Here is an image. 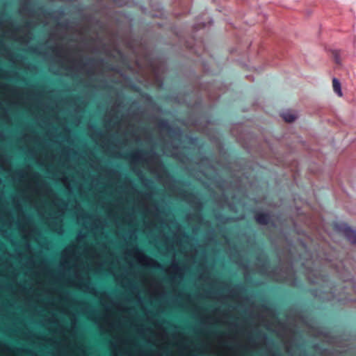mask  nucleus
I'll use <instances>...</instances> for the list:
<instances>
[{
  "instance_id": "1",
  "label": "nucleus",
  "mask_w": 356,
  "mask_h": 356,
  "mask_svg": "<svg viewBox=\"0 0 356 356\" xmlns=\"http://www.w3.org/2000/svg\"><path fill=\"white\" fill-rule=\"evenodd\" d=\"M31 178L36 180L35 186L29 182L26 188L33 193L43 196H51L52 203L58 209V215L51 216L49 219V226L51 230L58 235H63L65 232L63 228V216L67 210L68 202L64 199L60 197L56 193L53 192L49 184L44 180L41 179V175L38 172H34L31 175Z\"/></svg>"
},
{
  "instance_id": "2",
  "label": "nucleus",
  "mask_w": 356,
  "mask_h": 356,
  "mask_svg": "<svg viewBox=\"0 0 356 356\" xmlns=\"http://www.w3.org/2000/svg\"><path fill=\"white\" fill-rule=\"evenodd\" d=\"M68 260H72L75 263L72 266V268L75 270L73 277L68 280L70 286H73L84 293L92 294L95 296H99L102 300L108 298L109 296L106 291L99 292L96 286L91 282L89 276L84 277L77 270V261L79 260V255L75 245H69L66 246L61 252L60 266L65 267L69 265Z\"/></svg>"
},
{
  "instance_id": "3",
  "label": "nucleus",
  "mask_w": 356,
  "mask_h": 356,
  "mask_svg": "<svg viewBox=\"0 0 356 356\" xmlns=\"http://www.w3.org/2000/svg\"><path fill=\"white\" fill-rule=\"evenodd\" d=\"M126 254L134 258L143 266L164 270L165 273L172 275V280L175 278L182 280L184 277L185 268L178 264L175 257L172 259L171 266L165 268L163 265L158 262L156 259L145 254L143 251L138 248V245H135L132 248L128 250Z\"/></svg>"
},
{
  "instance_id": "4",
  "label": "nucleus",
  "mask_w": 356,
  "mask_h": 356,
  "mask_svg": "<svg viewBox=\"0 0 356 356\" xmlns=\"http://www.w3.org/2000/svg\"><path fill=\"white\" fill-rule=\"evenodd\" d=\"M128 159L133 163L144 161L147 164H154L156 163L158 156L155 151L136 150L128 155Z\"/></svg>"
},
{
  "instance_id": "5",
  "label": "nucleus",
  "mask_w": 356,
  "mask_h": 356,
  "mask_svg": "<svg viewBox=\"0 0 356 356\" xmlns=\"http://www.w3.org/2000/svg\"><path fill=\"white\" fill-rule=\"evenodd\" d=\"M34 24L32 22H27L22 28H17V31L22 32V35H18V33L14 32L11 34V38L22 44H28L33 39V34L31 30Z\"/></svg>"
},
{
  "instance_id": "6",
  "label": "nucleus",
  "mask_w": 356,
  "mask_h": 356,
  "mask_svg": "<svg viewBox=\"0 0 356 356\" xmlns=\"http://www.w3.org/2000/svg\"><path fill=\"white\" fill-rule=\"evenodd\" d=\"M93 313H95V310H92V313L88 315V318L98 325L100 330L108 332L115 327V322L111 321V315L109 314L106 313L99 317L93 316Z\"/></svg>"
},
{
  "instance_id": "7",
  "label": "nucleus",
  "mask_w": 356,
  "mask_h": 356,
  "mask_svg": "<svg viewBox=\"0 0 356 356\" xmlns=\"http://www.w3.org/2000/svg\"><path fill=\"white\" fill-rule=\"evenodd\" d=\"M52 51L56 54V56L62 60V62L69 60L70 63L73 65L74 67H75L77 71H81V70L82 69L80 63H76L74 62L73 58H68L69 54L64 47L56 45L55 47H54Z\"/></svg>"
},
{
  "instance_id": "8",
  "label": "nucleus",
  "mask_w": 356,
  "mask_h": 356,
  "mask_svg": "<svg viewBox=\"0 0 356 356\" xmlns=\"http://www.w3.org/2000/svg\"><path fill=\"white\" fill-rule=\"evenodd\" d=\"M13 202L15 208L16 209H17L20 213L19 218H18V224H19V227L22 230L24 227L28 225L31 222V218L29 215L26 214L24 212L21 203L18 200H16L15 197H14L13 198Z\"/></svg>"
},
{
  "instance_id": "9",
  "label": "nucleus",
  "mask_w": 356,
  "mask_h": 356,
  "mask_svg": "<svg viewBox=\"0 0 356 356\" xmlns=\"http://www.w3.org/2000/svg\"><path fill=\"white\" fill-rule=\"evenodd\" d=\"M339 229L343 232L346 238L353 244H356V231L347 225H341Z\"/></svg>"
},
{
  "instance_id": "10",
  "label": "nucleus",
  "mask_w": 356,
  "mask_h": 356,
  "mask_svg": "<svg viewBox=\"0 0 356 356\" xmlns=\"http://www.w3.org/2000/svg\"><path fill=\"white\" fill-rule=\"evenodd\" d=\"M160 127L161 128H165L168 130V131L170 134L174 133L176 138H177L179 140L182 136V131L181 129H177L176 130H174L172 127H171L167 120H162L160 122Z\"/></svg>"
},
{
  "instance_id": "11",
  "label": "nucleus",
  "mask_w": 356,
  "mask_h": 356,
  "mask_svg": "<svg viewBox=\"0 0 356 356\" xmlns=\"http://www.w3.org/2000/svg\"><path fill=\"white\" fill-rule=\"evenodd\" d=\"M106 226L105 222L102 220L98 216L94 217V220L91 225L92 230H97L99 228H104Z\"/></svg>"
},
{
  "instance_id": "12",
  "label": "nucleus",
  "mask_w": 356,
  "mask_h": 356,
  "mask_svg": "<svg viewBox=\"0 0 356 356\" xmlns=\"http://www.w3.org/2000/svg\"><path fill=\"white\" fill-rule=\"evenodd\" d=\"M281 116L286 122H292L295 121L297 118L296 115L290 111H286L282 112Z\"/></svg>"
},
{
  "instance_id": "13",
  "label": "nucleus",
  "mask_w": 356,
  "mask_h": 356,
  "mask_svg": "<svg viewBox=\"0 0 356 356\" xmlns=\"http://www.w3.org/2000/svg\"><path fill=\"white\" fill-rule=\"evenodd\" d=\"M138 176L141 181L142 184L147 188H151L153 185V181L151 179L145 177L143 173L139 171Z\"/></svg>"
},
{
  "instance_id": "14",
  "label": "nucleus",
  "mask_w": 356,
  "mask_h": 356,
  "mask_svg": "<svg viewBox=\"0 0 356 356\" xmlns=\"http://www.w3.org/2000/svg\"><path fill=\"white\" fill-rule=\"evenodd\" d=\"M105 122L107 126L112 127L113 128H118L120 124V120L118 117L113 118H106Z\"/></svg>"
},
{
  "instance_id": "15",
  "label": "nucleus",
  "mask_w": 356,
  "mask_h": 356,
  "mask_svg": "<svg viewBox=\"0 0 356 356\" xmlns=\"http://www.w3.org/2000/svg\"><path fill=\"white\" fill-rule=\"evenodd\" d=\"M256 220L261 225H266L269 221V216L267 213H261L256 215Z\"/></svg>"
},
{
  "instance_id": "16",
  "label": "nucleus",
  "mask_w": 356,
  "mask_h": 356,
  "mask_svg": "<svg viewBox=\"0 0 356 356\" xmlns=\"http://www.w3.org/2000/svg\"><path fill=\"white\" fill-rule=\"evenodd\" d=\"M28 176V172L25 170H18L14 174V179L15 181H22L23 179Z\"/></svg>"
},
{
  "instance_id": "17",
  "label": "nucleus",
  "mask_w": 356,
  "mask_h": 356,
  "mask_svg": "<svg viewBox=\"0 0 356 356\" xmlns=\"http://www.w3.org/2000/svg\"><path fill=\"white\" fill-rule=\"evenodd\" d=\"M333 90L339 96L343 95L341 88V83L339 79L334 78L332 80Z\"/></svg>"
},
{
  "instance_id": "18",
  "label": "nucleus",
  "mask_w": 356,
  "mask_h": 356,
  "mask_svg": "<svg viewBox=\"0 0 356 356\" xmlns=\"http://www.w3.org/2000/svg\"><path fill=\"white\" fill-rule=\"evenodd\" d=\"M201 321L202 323L207 324H216L219 323V319L218 318H213L211 316H204L202 318Z\"/></svg>"
},
{
  "instance_id": "19",
  "label": "nucleus",
  "mask_w": 356,
  "mask_h": 356,
  "mask_svg": "<svg viewBox=\"0 0 356 356\" xmlns=\"http://www.w3.org/2000/svg\"><path fill=\"white\" fill-rule=\"evenodd\" d=\"M84 252L90 255L93 259L99 257V254L97 250L93 247H89L86 245L84 248Z\"/></svg>"
},
{
  "instance_id": "20",
  "label": "nucleus",
  "mask_w": 356,
  "mask_h": 356,
  "mask_svg": "<svg viewBox=\"0 0 356 356\" xmlns=\"http://www.w3.org/2000/svg\"><path fill=\"white\" fill-rule=\"evenodd\" d=\"M47 321L49 322V323H54V324H57L58 325V330L57 332L60 334H64L65 333V327L58 323V319L54 317V316H52L51 318H49L47 319Z\"/></svg>"
},
{
  "instance_id": "21",
  "label": "nucleus",
  "mask_w": 356,
  "mask_h": 356,
  "mask_svg": "<svg viewBox=\"0 0 356 356\" xmlns=\"http://www.w3.org/2000/svg\"><path fill=\"white\" fill-rule=\"evenodd\" d=\"M0 88L9 91L10 93L15 95L18 94V90L16 87H10L6 83H0Z\"/></svg>"
},
{
  "instance_id": "22",
  "label": "nucleus",
  "mask_w": 356,
  "mask_h": 356,
  "mask_svg": "<svg viewBox=\"0 0 356 356\" xmlns=\"http://www.w3.org/2000/svg\"><path fill=\"white\" fill-rule=\"evenodd\" d=\"M93 216L88 213L86 212H81L77 216V220L78 222H81V220L83 221H88L90 220Z\"/></svg>"
},
{
  "instance_id": "23",
  "label": "nucleus",
  "mask_w": 356,
  "mask_h": 356,
  "mask_svg": "<svg viewBox=\"0 0 356 356\" xmlns=\"http://www.w3.org/2000/svg\"><path fill=\"white\" fill-rule=\"evenodd\" d=\"M74 346L80 352V354L77 356H88L86 348L83 344L74 343Z\"/></svg>"
},
{
  "instance_id": "24",
  "label": "nucleus",
  "mask_w": 356,
  "mask_h": 356,
  "mask_svg": "<svg viewBox=\"0 0 356 356\" xmlns=\"http://www.w3.org/2000/svg\"><path fill=\"white\" fill-rule=\"evenodd\" d=\"M177 298H179L181 300H186L188 302H191V296L188 293H186L184 292H179L177 294Z\"/></svg>"
},
{
  "instance_id": "25",
  "label": "nucleus",
  "mask_w": 356,
  "mask_h": 356,
  "mask_svg": "<svg viewBox=\"0 0 356 356\" xmlns=\"http://www.w3.org/2000/svg\"><path fill=\"white\" fill-rule=\"evenodd\" d=\"M127 238L136 241L138 239L137 230L136 229L129 230L127 233Z\"/></svg>"
},
{
  "instance_id": "26",
  "label": "nucleus",
  "mask_w": 356,
  "mask_h": 356,
  "mask_svg": "<svg viewBox=\"0 0 356 356\" xmlns=\"http://www.w3.org/2000/svg\"><path fill=\"white\" fill-rule=\"evenodd\" d=\"M177 146H172V150L169 151L167 148V147H163L162 149V151L164 154H166L168 156H173L175 154V151L177 150Z\"/></svg>"
},
{
  "instance_id": "27",
  "label": "nucleus",
  "mask_w": 356,
  "mask_h": 356,
  "mask_svg": "<svg viewBox=\"0 0 356 356\" xmlns=\"http://www.w3.org/2000/svg\"><path fill=\"white\" fill-rule=\"evenodd\" d=\"M118 342L122 345H129L131 343V340L129 338H122V337H117Z\"/></svg>"
},
{
  "instance_id": "28",
  "label": "nucleus",
  "mask_w": 356,
  "mask_h": 356,
  "mask_svg": "<svg viewBox=\"0 0 356 356\" xmlns=\"http://www.w3.org/2000/svg\"><path fill=\"white\" fill-rule=\"evenodd\" d=\"M112 274L115 276V281L118 283V284H121L123 280H125L126 277L124 274H121V275H115L113 272H112Z\"/></svg>"
},
{
  "instance_id": "29",
  "label": "nucleus",
  "mask_w": 356,
  "mask_h": 356,
  "mask_svg": "<svg viewBox=\"0 0 356 356\" xmlns=\"http://www.w3.org/2000/svg\"><path fill=\"white\" fill-rule=\"evenodd\" d=\"M126 221L131 224L134 222V219H135V217H134V215L133 213H129L126 216Z\"/></svg>"
},
{
  "instance_id": "30",
  "label": "nucleus",
  "mask_w": 356,
  "mask_h": 356,
  "mask_svg": "<svg viewBox=\"0 0 356 356\" xmlns=\"http://www.w3.org/2000/svg\"><path fill=\"white\" fill-rule=\"evenodd\" d=\"M143 195L145 199L151 200L154 196V193L152 191L145 192Z\"/></svg>"
},
{
  "instance_id": "31",
  "label": "nucleus",
  "mask_w": 356,
  "mask_h": 356,
  "mask_svg": "<svg viewBox=\"0 0 356 356\" xmlns=\"http://www.w3.org/2000/svg\"><path fill=\"white\" fill-rule=\"evenodd\" d=\"M86 237H87L86 234H83L81 232H78V234L76 235V241H80L81 240L84 239Z\"/></svg>"
},
{
  "instance_id": "32",
  "label": "nucleus",
  "mask_w": 356,
  "mask_h": 356,
  "mask_svg": "<svg viewBox=\"0 0 356 356\" xmlns=\"http://www.w3.org/2000/svg\"><path fill=\"white\" fill-rule=\"evenodd\" d=\"M35 260L33 257H31V259H29L27 262H26V265L29 266V267H34L35 266Z\"/></svg>"
},
{
  "instance_id": "33",
  "label": "nucleus",
  "mask_w": 356,
  "mask_h": 356,
  "mask_svg": "<svg viewBox=\"0 0 356 356\" xmlns=\"http://www.w3.org/2000/svg\"><path fill=\"white\" fill-rule=\"evenodd\" d=\"M73 152H74V150L70 147H65L63 151V152L67 154V156L70 155L71 153H72Z\"/></svg>"
},
{
  "instance_id": "34",
  "label": "nucleus",
  "mask_w": 356,
  "mask_h": 356,
  "mask_svg": "<svg viewBox=\"0 0 356 356\" xmlns=\"http://www.w3.org/2000/svg\"><path fill=\"white\" fill-rule=\"evenodd\" d=\"M334 56L335 62H336L337 64H341L340 56H339V53H338V52H335V53L334 54Z\"/></svg>"
},
{
  "instance_id": "35",
  "label": "nucleus",
  "mask_w": 356,
  "mask_h": 356,
  "mask_svg": "<svg viewBox=\"0 0 356 356\" xmlns=\"http://www.w3.org/2000/svg\"><path fill=\"white\" fill-rule=\"evenodd\" d=\"M154 211H155V216H158L159 214L160 213V209H159V207L158 204H154Z\"/></svg>"
},
{
  "instance_id": "36",
  "label": "nucleus",
  "mask_w": 356,
  "mask_h": 356,
  "mask_svg": "<svg viewBox=\"0 0 356 356\" xmlns=\"http://www.w3.org/2000/svg\"><path fill=\"white\" fill-rule=\"evenodd\" d=\"M65 186V187L70 191L71 192L72 191V185L70 183V181H68L67 183L63 184Z\"/></svg>"
},
{
  "instance_id": "37",
  "label": "nucleus",
  "mask_w": 356,
  "mask_h": 356,
  "mask_svg": "<svg viewBox=\"0 0 356 356\" xmlns=\"http://www.w3.org/2000/svg\"><path fill=\"white\" fill-rule=\"evenodd\" d=\"M143 207L144 209L145 213H149V208L148 205L146 203L143 204Z\"/></svg>"
},
{
  "instance_id": "38",
  "label": "nucleus",
  "mask_w": 356,
  "mask_h": 356,
  "mask_svg": "<svg viewBox=\"0 0 356 356\" xmlns=\"http://www.w3.org/2000/svg\"><path fill=\"white\" fill-rule=\"evenodd\" d=\"M61 181L63 182V184H65L67 183L68 181H70L68 177L63 176L61 177Z\"/></svg>"
},
{
  "instance_id": "39",
  "label": "nucleus",
  "mask_w": 356,
  "mask_h": 356,
  "mask_svg": "<svg viewBox=\"0 0 356 356\" xmlns=\"http://www.w3.org/2000/svg\"><path fill=\"white\" fill-rule=\"evenodd\" d=\"M108 175H119L118 172L115 170H109L108 171Z\"/></svg>"
},
{
  "instance_id": "40",
  "label": "nucleus",
  "mask_w": 356,
  "mask_h": 356,
  "mask_svg": "<svg viewBox=\"0 0 356 356\" xmlns=\"http://www.w3.org/2000/svg\"><path fill=\"white\" fill-rule=\"evenodd\" d=\"M229 298L233 297V296H234V290L233 289H230L229 290Z\"/></svg>"
},
{
  "instance_id": "41",
  "label": "nucleus",
  "mask_w": 356,
  "mask_h": 356,
  "mask_svg": "<svg viewBox=\"0 0 356 356\" xmlns=\"http://www.w3.org/2000/svg\"><path fill=\"white\" fill-rule=\"evenodd\" d=\"M115 305V303H114ZM117 308L120 311H125L126 308L122 307L121 305L118 303H116Z\"/></svg>"
},
{
  "instance_id": "42",
  "label": "nucleus",
  "mask_w": 356,
  "mask_h": 356,
  "mask_svg": "<svg viewBox=\"0 0 356 356\" xmlns=\"http://www.w3.org/2000/svg\"><path fill=\"white\" fill-rule=\"evenodd\" d=\"M70 332L73 334H75L76 332V326H72L70 328Z\"/></svg>"
},
{
  "instance_id": "43",
  "label": "nucleus",
  "mask_w": 356,
  "mask_h": 356,
  "mask_svg": "<svg viewBox=\"0 0 356 356\" xmlns=\"http://www.w3.org/2000/svg\"><path fill=\"white\" fill-rule=\"evenodd\" d=\"M24 10H25V7L24 6H22L19 10V13L20 15H22L24 13Z\"/></svg>"
},
{
  "instance_id": "44",
  "label": "nucleus",
  "mask_w": 356,
  "mask_h": 356,
  "mask_svg": "<svg viewBox=\"0 0 356 356\" xmlns=\"http://www.w3.org/2000/svg\"><path fill=\"white\" fill-rule=\"evenodd\" d=\"M72 326H76V323H77V320L76 318H74L72 320Z\"/></svg>"
},
{
  "instance_id": "45",
  "label": "nucleus",
  "mask_w": 356,
  "mask_h": 356,
  "mask_svg": "<svg viewBox=\"0 0 356 356\" xmlns=\"http://www.w3.org/2000/svg\"><path fill=\"white\" fill-rule=\"evenodd\" d=\"M29 138V136L27 134H24L22 136V140H27L28 138Z\"/></svg>"
},
{
  "instance_id": "46",
  "label": "nucleus",
  "mask_w": 356,
  "mask_h": 356,
  "mask_svg": "<svg viewBox=\"0 0 356 356\" xmlns=\"http://www.w3.org/2000/svg\"><path fill=\"white\" fill-rule=\"evenodd\" d=\"M136 298H137V299L138 300V301H139L140 302H142V298H141V296H140V293H139L138 292H137Z\"/></svg>"
},
{
  "instance_id": "47",
  "label": "nucleus",
  "mask_w": 356,
  "mask_h": 356,
  "mask_svg": "<svg viewBox=\"0 0 356 356\" xmlns=\"http://www.w3.org/2000/svg\"><path fill=\"white\" fill-rule=\"evenodd\" d=\"M150 330V328L149 327H147V328H144V327H142L140 330V332H144L145 331H149Z\"/></svg>"
},
{
  "instance_id": "48",
  "label": "nucleus",
  "mask_w": 356,
  "mask_h": 356,
  "mask_svg": "<svg viewBox=\"0 0 356 356\" xmlns=\"http://www.w3.org/2000/svg\"><path fill=\"white\" fill-rule=\"evenodd\" d=\"M108 142H109V140H105V141L104 142V145H103V147H107V145H108Z\"/></svg>"
},
{
  "instance_id": "49",
  "label": "nucleus",
  "mask_w": 356,
  "mask_h": 356,
  "mask_svg": "<svg viewBox=\"0 0 356 356\" xmlns=\"http://www.w3.org/2000/svg\"><path fill=\"white\" fill-rule=\"evenodd\" d=\"M63 343H64V345H65V346H69V345H70V343H68V341H67L66 339H65V340L63 341Z\"/></svg>"
},
{
  "instance_id": "50",
  "label": "nucleus",
  "mask_w": 356,
  "mask_h": 356,
  "mask_svg": "<svg viewBox=\"0 0 356 356\" xmlns=\"http://www.w3.org/2000/svg\"><path fill=\"white\" fill-rule=\"evenodd\" d=\"M158 326H159L161 329H162V330H163V334L164 335H166V334H167V333H166V331L163 328V327H162L161 325H158Z\"/></svg>"
},
{
  "instance_id": "51",
  "label": "nucleus",
  "mask_w": 356,
  "mask_h": 356,
  "mask_svg": "<svg viewBox=\"0 0 356 356\" xmlns=\"http://www.w3.org/2000/svg\"><path fill=\"white\" fill-rule=\"evenodd\" d=\"M217 337H218V339L219 340H220V341H221V340H222V339H223V335H222V334H218Z\"/></svg>"
},
{
  "instance_id": "52",
  "label": "nucleus",
  "mask_w": 356,
  "mask_h": 356,
  "mask_svg": "<svg viewBox=\"0 0 356 356\" xmlns=\"http://www.w3.org/2000/svg\"><path fill=\"white\" fill-rule=\"evenodd\" d=\"M111 346H112V348H114V349H116V348H117V345H116L115 343H111Z\"/></svg>"
},
{
  "instance_id": "53",
  "label": "nucleus",
  "mask_w": 356,
  "mask_h": 356,
  "mask_svg": "<svg viewBox=\"0 0 356 356\" xmlns=\"http://www.w3.org/2000/svg\"><path fill=\"white\" fill-rule=\"evenodd\" d=\"M191 140L192 143H194L195 142L197 141V138H191Z\"/></svg>"
},
{
  "instance_id": "54",
  "label": "nucleus",
  "mask_w": 356,
  "mask_h": 356,
  "mask_svg": "<svg viewBox=\"0 0 356 356\" xmlns=\"http://www.w3.org/2000/svg\"><path fill=\"white\" fill-rule=\"evenodd\" d=\"M25 200H31V196H29V195L26 196L25 197Z\"/></svg>"
},
{
  "instance_id": "55",
  "label": "nucleus",
  "mask_w": 356,
  "mask_h": 356,
  "mask_svg": "<svg viewBox=\"0 0 356 356\" xmlns=\"http://www.w3.org/2000/svg\"><path fill=\"white\" fill-rule=\"evenodd\" d=\"M4 161H3V158L0 157V164L3 163Z\"/></svg>"
},
{
  "instance_id": "56",
  "label": "nucleus",
  "mask_w": 356,
  "mask_h": 356,
  "mask_svg": "<svg viewBox=\"0 0 356 356\" xmlns=\"http://www.w3.org/2000/svg\"><path fill=\"white\" fill-rule=\"evenodd\" d=\"M6 351H9L10 350L9 347L7 346L6 348Z\"/></svg>"
},
{
  "instance_id": "57",
  "label": "nucleus",
  "mask_w": 356,
  "mask_h": 356,
  "mask_svg": "<svg viewBox=\"0 0 356 356\" xmlns=\"http://www.w3.org/2000/svg\"><path fill=\"white\" fill-rule=\"evenodd\" d=\"M29 94L30 95H34V93H33V92H29Z\"/></svg>"
},
{
  "instance_id": "58",
  "label": "nucleus",
  "mask_w": 356,
  "mask_h": 356,
  "mask_svg": "<svg viewBox=\"0 0 356 356\" xmlns=\"http://www.w3.org/2000/svg\"><path fill=\"white\" fill-rule=\"evenodd\" d=\"M26 246H27V248H29L31 245H30V244H29V243H27Z\"/></svg>"
},
{
  "instance_id": "59",
  "label": "nucleus",
  "mask_w": 356,
  "mask_h": 356,
  "mask_svg": "<svg viewBox=\"0 0 356 356\" xmlns=\"http://www.w3.org/2000/svg\"><path fill=\"white\" fill-rule=\"evenodd\" d=\"M98 134H99V136H102V131H99V132L98 133Z\"/></svg>"
},
{
  "instance_id": "60",
  "label": "nucleus",
  "mask_w": 356,
  "mask_h": 356,
  "mask_svg": "<svg viewBox=\"0 0 356 356\" xmlns=\"http://www.w3.org/2000/svg\"><path fill=\"white\" fill-rule=\"evenodd\" d=\"M223 285L225 287L227 286V284L226 283H223Z\"/></svg>"
},
{
  "instance_id": "61",
  "label": "nucleus",
  "mask_w": 356,
  "mask_h": 356,
  "mask_svg": "<svg viewBox=\"0 0 356 356\" xmlns=\"http://www.w3.org/2000/svg\"><path fill=\"white\" fill-rule=\"evenodd\" d=\"M34 140H38V137H37V136H35V137H34Z\"/></svg>"
},
{
  "instance_id": "62",
  "label": "nucleus",
  "mask_w": 356,
  "mask_h": 356,
  "mask_svg": "<svg viewBox=\"0 0 356 356\" xmlns=\"http://www.w3.org/2000/svg\"><path fill=\"white\" fill-rule=\"evenodd\" d=\"M135 192L140 194V193H139L138 191L135 190Z\"/></svg>"
},
{
  "instance_id": "63",
  "label": "nucleus",
  "mask_w": 356,
  "mask_h": 356,
  "mask_svg": "<svg viewBox=\"0 0 356 356\" xmlns=\"http://www.w3.org/2000/svg\"><path fill=\"white\" fill-rule=\"evenodd\" d=\"M127 354H128L129 356H131V353L129 352L127 353Z\"/></svg>"
},
{
  "instance_id": "64",
  "label": "nucleus",
  "mask_w": 356,
  "mask_h": 356,
  "mask_svg": "<svg viewBox=\"0 0 356 356\" xmlns=\"http://www.w3.org/2000/svg\"><path fill=\"white\" fill-rule=\"evenodd\" d=\"M44 266V263H42L41 266Z\"/></svg>"
}]
</instances>
